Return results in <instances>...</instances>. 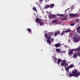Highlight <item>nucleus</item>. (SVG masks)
I'll list each match as a JSON object with an SVG mask.
<instances>
[{"mask_svg":"<svg viewBox=\"0 0 80 80\" xmlns=\"http://www.w3.org/2000/svg\"><path fill=\"white\" fill-rule=\"evenodd\" d=\"M79 51H80V47L76 48V52H79Z\"/></svg>","mask_w":80,"mask_h":80,"instance_id":"b1692460","label":"nucleus"},{"mask_svg":"<svg viewBox=\"0 0 80 80\" xmlns=\"http://www.w3.org/2000/svg\"><path fill=\"white\" fill-rule=\"evenodd\" d=\"M49 18H56V15H53L51 14L50 15L48 16Z\"/></svg>","mask_w":80,"mask_h":80,"instance_id":"0eeeda50","label":"nucleus"},{"mask_svg":"<svg viewBox=\"0 0 80 80\" xmlns=\"http://www.w3.org/2000/svg\"><path fill=\"white\" fill-rule=\"evenodd\" d=\"M27 30L28 33H30L32 32V29L30 28H27Z\"/></svg>","mask_w":80,"mask_h":80,"instance_id":"412c9836","label":"nucleus"},{"mask_svg":"<svg viewBox=\"0 0 80 80\" xmlns=\"http://www.w3.org/2000/svg\"><path fill=\"white\" fill-rule=\"evenodd\" d=\"M67 64V61L65 60H63L61 63V66L63 67V66H65V65Z\"/></svg>","mask_w":80,"mask_h":80,"instance_id":"423d86ee","label":"nucleus"},{"mask_svg":"<svg viewBox=\"0 0 80 80\" xmlns=\"http://www.w3.org/2000/svg\"><path fill=\"white\" fill-rule=\"evenodd\" d=\"M80 72H78L77 70H75L73 71H72L71 73H70L69 75V77H75L77 78L80 76Z\"/></svg>","mask_w":80,"mask_h":80,"instance_id":"f257e3e1","label":"nucleus"},{"mask_svg":"<svg viewBox=\"0 0 80 80\" xmlns=\"http://www.w3.org/2000/svg\"><path fill=\"white\" fill-rule=\"evenodd\" d=\"M45 8H46L47 9L48 8H50V5L48 4H47L46 5H45L44 7Z\"/></svg>","mask_w":80,"mask_h":80,"instance_id":"a211bd4d","label":"nucleus"},{"mask_svg":"<svg viewBox=\"0 0 80 80\" xmlns=\"http://www.w3.org/2000/svg\"><path fill=\"white\" fill-rule=\"evenodd\" d=\"M48 35L47 33H45L44 34V37H45L46 38H48Z\"/></svg>","mask_w":80,"mask_h":80,"instance_id":"5701e85b","label":"nucleus"},{"mask_svg":"<svg viewBox=\"0 0 80 80\" xmlns=\"http://www.w3.org/2000/svg\"><path fill=\"white\" fill-rule=\"evenodd\" d=\"M54 6H55L54 4H51L49 5V8H52L54 7Z\"/></svg>","mask_w":80,"mask_h":80,"instance_id":"f8f14e48","label":"nucleus"},{"mask_svg":"<svg viewBox=\"0 0 80 80\" xmlns=\"http://www.w3.org/2000/svg\"><path fill=\"white\" fill-rule=\"evenodd\" d=\"M62 53H65V52L64 51H62Z\"/></svg>","mask_w":80,"mask_h":80,"instance_id":"f704fd0d","label":"nucleus"},{"mask_svg":"<svg viewBox=\"0 0 80 80\" xmlns=\"http://www.w3.org/2000/svg\"><path fill=\"white\" fill-rule=\"evenodd\" d=\"M77 31L78 33H80V26H78L77 27Z\"/></svg>","mask_w":80,"mask_h":80,"instance_id":"9d476101","label":"nucleus"},{"mask_svg":"<svg viewBox=\"0 0 80 80\" xmlns=\"http://www.w3.org/2000/svg\"><path fill=\"white\" fill-rule=\"evenodd\" d=\"M53 33L52 32H49V36L47 38V42L49 44V45H51V44L52 43V42H51V41L50 40V38H51V36L50 35H53Z\"/></svg>","mask_w":80,"mask_h":80,"instance_id":"f03ea898","label":"nucleus"},{"mask_svg":"<svg viewBox=\"0 0 80 80\" xmlns=\"http://www.w3.org/2000/svg\"><path fill=\"white\" fill-rule=\"evenodd\" d=\"M69 16L71 18H73V17H78V15L75 14L71 13L69 14Z\"/></svg>","mask_w":80,"mask_h":80,"instance_id":"39448f33","label":"nucleus"},{"mask_svg":"<svg viewBox=\"0 0 80 80\" xmlns=\"http://www.w3.org/2000/svg\"><path fill=\"white\" fill-rule=\"evenodd\" d=\"M78 55V57H80V52H79L77 53L74 54L73 56V58H75L76 57H77Z\"/></svg>","mask_w":80,"mask_h":80,"instance_id":"20e7f679","label":"nucleus"},{"mask_svg":"<svg viewBox=\"0 0 80 80\" xmlns=\"http://www.w3.org/2000/svg\"><path fill=\"white\" fill-rule=\"evenodd\" d=\"M74 25H75V23H71L70 24V26H74Z\"/></svg>","mask_w":80,"mask_h":80,"instance_id":"a878e982","label":"nucleus"},{"mask_svg":"<svg viewBox=\"0 0 80 80\" xmlns=\"http://www.w3.org/2000/svg\"><path fill=\"white\" fill-rule=\"evenodd\" d=\"M51 40L52 43H53V41H54V39H53V38H52L51 39Z\"/></svg>","mask_w":80,"mask_h":80,"instance_id":"2f4dec72","label":"nucleus"},{"mask_svg":"<svg viewBox=\"0 0 80 80\" xmlns=\"http://www.w3.org/2000/svg\"><path fill=\"white\" fill-rule=\"evenodd\" d=\"M54 35L55 37H56V36H57V35H58V32H55Z\"/></svg>","mask_w":80,"mask_h":80,"instance_id":"cd10ccee","label":"nucleus"},{"mask_svg":"<svg viewBox=\"0 0 80 80\" xmlns=\"http://www.w3.org/2000/svg\"><path fill=\"white\" fill-rule=\"evenodd\" d=\"M75 21L76 22H79V21H80V20L78 19H75Z\"/></svg>","mask_w":80,"mask_h":80,"instance_id":"c756f323","label":"nucleus"},{"mask_svg":"<svg viewBox=\"0 0 80 80\" xmlns=\"http://www.w3.org/2000/svg\"><path fill=\"white\" fill-rule=\"evenodd\" d=\"M68 42H70V39H69L68 40Z\"/></svg>","mask_w":80,"mask_h":80,"instance_id":"e433bc0d","label":"nucleus"},{"mask_svg":"<svg viewBox=\"0 0 80 80\" xmlns=\"http://www.w3.org/2000/svg\"><path fill=\"white\" fill-rule=\"evenodd\" d=\"M68 9H69V8H68V9H66V11H67V10H68Z\"/></svg>","mask_w":80,"mask_h":80,"instance_id":"ea45409f","label":"nucleus"},{"mask_svg":"<svg viewBox=\"0 0 80 80\" xmlns=\"http://www.w3.org/2000/svg\"><path fill=\"white\" fill-rule=\"evenodd\" d=\"M36 22L37 23H39L42 20L38 19V18H36Z\"/></svg>","mask_w":80,"mask_h":80,"instance_id":"dca6fc26","label":"nucleus"},{"mask_svg":"<svg viewBox=\"0 0 80 80\" xmlns=\"http://www.w3.org/2000/svg\"><path fill=\"white\" fill-rule=\"evenodd\" d=\"M36 4L37 5L38 4V3L37 2Z\"/></svg>","mask_w":80,"mask_h":80,"instance_id":"a19ab883","label":"nucleus"},{"mask_svg":"<svg viewBox=\"0 0 80 80\" xmlns=\"http://www.w3.org/2000/svg\"><path fill=\"white\" fill-rule=\"evenodd\" d=\"M58 16H59V17H64V16H65V15H64V14H59Z\"/></svg>","mask_w":80,"mask_h":80,"instance_id":"c85d7f7f","label":"nucleus"},{"mask_svg":"<svg viewBox=\"0 0 80 80\" xmlns=\"http://www.w3.org/2000/svg\"><path fill=\"white\" fill-rule=\"evenodd\" d=\"M75 33L76 35H78V34L77 33H76V32H75Z\"/></svg>","mask_w":80,"mask_h":80,"instance_id":"58836bf2","label":"nucleus"},{"mask_svg":"<svg viewBox=\"0 0 80 80\" xmlns=\"http://www.w3.org/2000/svg\"><path fill=\"white\" fill-rule=\"evenodd\" d=\"M42 1H43V0H39V2H41Z\"/></svg>","mask_w":80,"mask_h":80,"instance_id":"c9c22d12","label":"nucleus"},{"mask_svg":"<svg viewBox=\"0 0 80 80\" xmlns=\"http://www.w3.org/2000/svg\"><path fill=\"white\" fill-rule=\"evenodd\" d=\"M32 10H33L34 11H35V12H37V10L36 8L35 7L32 8Z\"/></svg>","mask_w":80,"mask_h":80,"instance_id":"4be33fe9","label":"nucleus"},{"mask_svg":"<svg viewBox=\"0 0 80 80\" xmlns=\"http://www.w3.org/2000/svg\"><path fill=\"white\" fill-rule=\"evenodd\" d=\"M71 50L73 52V51H75V52H77V48L76 49H71Z\"/></svg>","mask_w":80,"mask_h":80,"instance_id":"7c9ffc66","label":"nucleus"},{"mask_svg":"<svg viewBox=\"0 0 80 80\" xmlns=\"http://www.w3.org/2000/svg\"><path fill=\"white\" fill-rule=\"evenodd\" d=\"M65 33V31H63L62 32H61L60 34V35L62 36V35H63V34Z\"/></svg>","mask_w":80,"mask_h":80,"instance_id":"393cba45","label":"nucleus"},{"mask_svg":"<svg viewBox=\"0 0 80 80\" xmlns=\"http://www.w3.org/2000/svg\"><path fill=\"white\" fill-rule=\"evenodd\" d=\"M58 23H61V22H58Z\"/></svg>","mask_w":80,"mask_h":80,"instance_id":"4c0bfd02","label":"nucleus"},{"mask_svg":"<svg viewBox=\"0 0 80 80\" xmlns=\"http://www.w3.org/2000/svg\"><path fill=\"white\" fill-rule=\"evenodd\" d=\"M54 46L56 48H58L61 46V44L59 43H57L55 44Z\"/></svg>","mask_w":80,"mask_h":80,"instance_id":"1a4fd4ad","label":"nucleus"},{"mask_svg":"<svg viewBox=\"0 0 80 80\" xmlns=\"http://www.w3.org/2000/svg\"><path fill=\"white\" fill-rule=\"evenodd\" d=\"M64 66V67H65V68H66V67H68V64H66Z\"/></svg>","mask_w":80,"mask_h":80,"instance_id":"473e14b6","label":"nucleus"},{"mask_svg":"<svg viewBox=\"0 0 80 80\" xmlns=\"http://www.w3.org/2000/svg\"><path fill=\"white\" fill-rule=\"evenodd\" d=\"M72 53H73V52L71 49V50L69 52L68 55H70L72 54Z\"/></svg>","mask_w":80,"mask_h":80,"instance_id":"f3484780","label":"nucleus"},{"mask_svg":"<svg viewBox=\"0 0 80 80\" xmlns=\"http://www.w3.org/2000/svg\"><path fill=\"white\" fill-rule=\"evenodd\" d=\"M73 67H74V65L73 64H72L68 67L67 68H65V70L67 72H69V69H70V68H73Z\"/></svg>","mask_w":80,"mask_h":80,"instance_id":"7ed1b4c3","label":"nucleus"},{"mask_svg":"<svg viewBox=\"0 0 80 80\" xmlns=\"http://www.w3.org/2000/svg\"><path fill=\"white\" fill-rule=\"evenodd\" d=\"M55 52L56 53H60L61 52V50L58 48H57L56 49Z\"/></svg>","mask_w":80,"mask_h":80,"instance_id":"9b49d317","label":"nucleus"},{"mask_svg":"<svg viewBox=\"0 0 80 80\" xmlns=\"http://www.w3.org/2000/svg\"><path fill=\"white\" fill-rule=\"evenodd\" d=\"M58 22V20H54L52 22V23H55V22Z\"/></svg>","mask_w":80,"mask_h":80,"instance_id":"bb28decb","label":"nucleus"},{"mask_svg":"<svg viewBox=\"0 0 80 80\" xmlns=\"http://www.w3.org/2000/svg\"><path fill=\"white\" fill-rule=\"evenodd\" d=\"M58 35H60V32L58 31Z\"/></svg>","mask_w":80,"mask_h":80,"instance_id":"72a5a7b5","label":"nucleus"},{"mask_svg":"<svg viewBox=\"0 0 80 80\" xmlns=\"http://www.w3.org/2000/svg\"><path fill=\"white\" fill-rule=\"evenodd\" d=\"M53 59L54 60V62L56 63V62L57 61V58L56 57H54Z\"/></svg>","mask_w":80,"mask_h":80,"instance_id":"2eb2a0df","label":"nucleus"},{"mask_svg":"<svg viewBox=\"0 0 80 80\" xmlns=\"http://www.w3.org/2000/svg\"><path fill=\"white\" fill-rule=\"evenodd\" d=\"M72 32L71 30L69 29H67L66 31H65V32L66 33H68V32Z\"/></svg>","mask_w":80,"mask_h":80,"instance_id":"4468645a","label":"nucleus"},{"mask_svg":"<svg viewBox=\"0 0 80 80\" xmlns=\"http://www.w3.org/2000/svg\"><path fill=\"white\" fill-rule=\"evenodd\" d=\"M39 25L41 26H42V25H43V21H42L41 20V21L39 23Z\"/></svg>","mask_w":80,"mask_h":80,"instance_id":"6ab92c4d","label":"nucleus"},{"mask_svg":"<svg viewBox=\"0 0 80 80\" xmlns=\"http://www.w3.org/2000/svg\"><path fill=\"white\" fill-rule=\"evenodd\" d=\"M62 59H58V63H57V64H60L62 62Z\"/></svg>","mask_w":80,"mask_h":80,"instance_id":"ddd939ff","label":"nucleus"},{"mask_svg":"<svg viewBox=\"0 0 80 80\" xmlns=\"http://www.w3.org/2000/svg\"><path fill=\"white\" fill-rule=\"evenodd\" d=\"M67 20V18L66 16H65V18L61 19V21H64V20Z\"/></svg>","mask_w":80,"mask_h":80,"instance_id":"aec40b11","label":"nucleus"},{"mask_svg":"<svg viewBox=\"0 0 80 80\" xmlns=\"http://www.w3.org/2000/svg\"><path fill=\"white\" fill-rule=\"evenodd\" d=\"M73 40L75 42H78L80 40V39L75 36L74 37Z\"/></svg>","mask_w":80,"mask_h":80,"instance_id":"6e6552de","label":"nucleus"}]
</instances>
